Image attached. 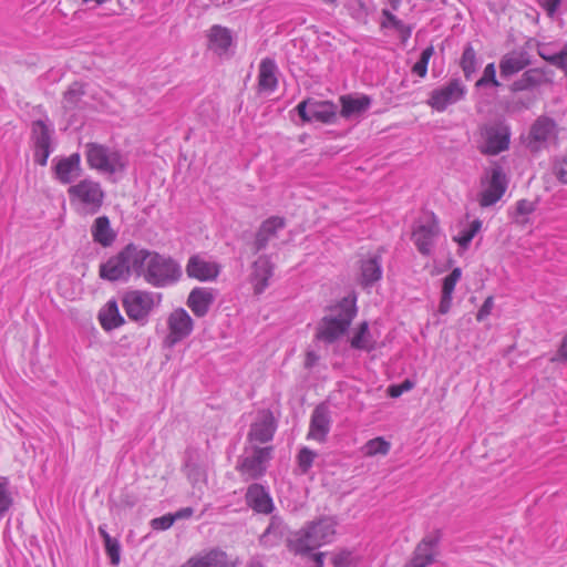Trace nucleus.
Returning a JSON list of instances; mask_svg holds the SVG:
<instances>
[{"instance_id": "bb28decb", "label": "nucleus", "mask_w": 567, "mask_h": 567, "mask_svg": "<svg viewBox=\"0 0 567 567\" xmlns=\"http://www.w3.org/2000/svg\"><path fill=\"white\" fill-rule=\"evenodd\" d=\"M93 241L102 247H111L116 239V233L111 227L110 218L105 215L94 219L91 226Z\"/></svg>"}, {"instance_id": "3c124183", "label": "nucleus", "mask_w": 567, "mask_h": 567, "mask_svg": "<svg viewBox=\"0 0 567 567\" xmlns=\"http://www.w3.org/2000/svg\"><path fill=\"white\" fill-rule=\"evenodd\" d=\"M334 567H352L351 553L342 550L332 559Z\"/></svg>"}, {"instance_id": "0e129e2a", "label": "nucleus", "mask_w": 567, "mask_h": 567, "mask_svg": "<svg viewBox=\"0 0 567 567\" xmlns=\"http://www.w3.org/2000/svg\"><path fill=\"white\" fill-rule=\"evenodd\" d=\"M312 558H313V560L316 563L315 567H323V558H324V554L323 553L313 554Z\"/></svg>"}, {"instance_id": "8fccbe9b", "label": "nucleus", "mask_w": 567, "mask_h": 567, "mask_svg": "<svg viewBox=\"0 0 567 567\" xmlns=\"http://www.w3.org/2000/svg\"><path fill=\"white\" fill-rule=\"evenodd\" d=\"M414 383L406 379L401 384L391 385L388 389V393L391 398H399L403 392L411 390Z\"/></svg>"}, {"instance_id": "a211bd4d", "label": "nucleus", "mask_w": 567, "mask_h": 567, "mask_svg": "<svg viewBox=\"0 0 567 567\" xmlns=\"http://www.w3.org/2000/svg\"><path fill=\"white\" fill-rule=\"evenodd\" d=\"M81 156L79 153L59 158L53 166L54 178L64 185L74 182L81 175Z\"/></svg>"}, {"instance_id": "58836bf2", "label": "nucleus", "mask_w": 567, "mask_h": 567, "mask_svg": "<svg viewBox=\"0 0 567 567\" xmlns=\"http://www.w3.org/2000/svg\"><path fill=\"white\" fill-rule=\"evenodd\" d=\"M288 528L285 525L284 520L278 516H272L269 526L267 527L262 535V538L274 536L276 543H278L284 538H290L291 536H288Z\"/></svg>"}, {"instance_id": "f704fd0d", "label": "nucleus", "mask_w": 567, "mask_h": 567, "mask_svg": "<svg viewBox=\"0 0 567 567\" xmlns=\"http://www.w3.org/2000/svg\"><path fill=\"white\" fill-rule=\"evenodd\" d=\"M85 90L83 84L73 82L63 94L62 107L65 113L73 112L80 107Z\"/></svg>"}, {"instance_id": "de8ad7c7", "label": "nucleus", "mask_w": 567, "mask_h": 567, "mask_svg": "<svg viewBox=\"0 0 567 567\" xmlns=\"http://www.w3.org/2000/svg\"><path fill=\"white\" fill-rule=\"evenodd\" d=\"M105 545L106 554L110 557L111 564L117 566L121 560V545L116 538H107Z\"/></svg>"}, {"instance_id": "6e6552de", "label": "nucleus", "mask_w": 567, "mask_h": 567, "mask_svg": "<svg viewBox=\"0 0 567 567\" xmlns=\"http://www.w3.org/2000/svg\"><path fill=\"white\" fill-rule=\"evenodd\" d=\"M466 87L461 79L455 78L446 84L434 89L426 101L427 105L437 112H444L450 105L462 101L465 96Z\"/></svg>"}, {"instance_id": "5fc2aeb1", "label": "nucleus", "mask_w": 567, "mask_h": 567, "mask_svg": "<svg viewBox=\"0 0 567 567\" xmlns=\"http://www.w3.org/2000/svg\"><path fill=\"white\" fill-rule=\"evenodd\" d=\"M538 2L540 4V7L545 9L547 14L550 18H553L556 14L561 0H538Z\"/></svg>"}, {"instance_id": "f257e3e1", "label": "nucleus", "mask_w": 567, "mask_h": 567, "mask_svg": "<svg viewBox=\"0 0 567 567\" xmlns=\"http://www.w3.org/2000/svg\"><path fill=\"white\" fill-rule=\"evenodd\" d=\"M182 276V267L172 256L138 246L137 278L154 288H166L178 282Z\"/></svg>"}, {"instance_id": "2f4dec72", "label": "nucleus", "mask_w": 567, "mask_h": 567, "mask_svg": "<svg viewBox=\"0 0 567 567\" xmlns=\"http://www.w3.org/2000/svg\"><path fill=\"white\" fill-rule=\"evenodd\" d=\"M361 285L370 287L374 282L379 281L382 276L381 269V257L374 255L368 259L361 261Z\"/></svg>"}, {"instance_id": "ea45409f", "label": "nucleus", "mask_w": 567, "mask_h": 567, "mask_svg": "<svg viewBox=\"0 0 567 567\" xmlns=\"http://www.w3.org/2000/svg\"><path fill=\"white\" fill-rule=\"evenodd\" d=\"M482 228V220L475 219L471 223L467 229L461 231L458 236H455L453 239L456 241L461 248L467 249L472 239Z\"/></svg>"}, {"instance_id": "b1692460", "label": "nucleus", "mask_w": 567, "mask_h": 567, "mask_svg": "<svg viewBox=\"0 0 567 567\" xmlns=\"http://www.w3.org/2000/svg\"><path fill=\"white\" fill-rule=\"evenodd\" d=\"M556 127L554 120L547 116L538 117L529 130L528 147L536 152L546 143Z\"/></svg>"}, {"instance_id": "412c9836", "label": "nucleus", "mask_w": 567, "mask_h": 567, "mask_svg": "<svg viewBox=\"0 0 567 567\" xmlns=\"http://www.w3.org/2000/svg\"><path fill=\"white\" fill-rule=\"evenodd\" d=\"M286 227V219L280 216H271L264 220L259 226L252 248L255 252H259L265 249L270 239L277 237L280 229Z\"/></svg>"}, {"instance_id": "4d7b16f0", "label": "nucleus", "mask_w": 567, "mask_h": 567, "mask_svg": "<svg viewBox=\"0 0 567 567\" xmlns=\"http://www.w3.org/2000/svg\"><path fill=\"white\" fill-rule=\"evenodd\" d=\"M535 210V205L533 202L527 199H520L516 204V212L519 215H529Z\"/></svg>"}, {"instance_id": "423d86ee", "label": "nucleus", "mask_w": 567, "mask_h": 567, "mask_svg": "<svg viewBox=\"0 0 567 567\" xmlns=\"http://www.w3.org/2000/svg\"><path fill=\"white\" fill-rule=\"evenodd\" d=\"M483 144L478 147L483 155L496 156L509 148L512 131L505 121H496L481 127Z\"/></svg>"}, {"instance_id": "20e7f679", "label": "nucleus", "mask_w": 567, "mask_h": 567, "mask_svg": "<svg viewBox=\"0 0 567 567\" xmlns=\"http://www.w3.org/2000/svg\"><path fill=\"white\" fill-rule=\"evenodd\" d=\"M138 245L133 243L124 246L116 255L110 257L99 267V276L110 282L128 281L131 276L137 277Z\"/></svg>"}, {"instance_id": "473e14b6", "label": "nucleus", "mask_w": 567, "mask_h": 567, "mask_svg": "<svg viewBox=\"0 0 567 567\" xmlns=\"http://www.w3.org/2000/svg\"><path fill=\"white\" fill-rule=\"evenodd\" d=\"M352 349L371 352L377 349V341L370 332L369 322L362 321L350 340Z\"/></svg>"}, {"instance_id": "052dcab7", "label": "nucleus", "mask_w": 567, "mask_h": 567, "mask_svg": "<svg viewBox=\"0 0 567 567\" xmlns=\"http://www.w3.org/2000/svg\"><path fill=\"white\" fill-rule=\"evenodd\" d=\"M394 29L399 32L401 41L403 43H405L411 37L412 28L410 25L404 24L402 21L401 27H395Z\"/></svg>"}, {"instance_id": "9b49d317", "label": "nucleus", "mask_w": 567, "mask_h": 567, "mask_svg": "<svg viewBox=\"0 0 567 567\" xmlns=\"http://www.w3.org/2000/svg\"><path fill=\"white\" fill-rule=\"evenodd\" d=\"M337 110L338 106L331 101H318L310 97L297 105L298 114L303 122L334 123Z\"/></svg>"}, {"instance_id": "7ed1b4c3", "label": "nucleus", "mask_w": 567, "mask_h": 567, "mask_svg": "<svg viewBox=\"0 0 567 567\" xmlns=\"http://www.w3.org/2000/svg\"><path fill=\"white\" fill-rule=\"evenodd\" d=\"M336 534V522L331 517H321L287 539L288 549L296 555H307L313 549L331 542Z\"/></svg>"}, {"instance_id": "4c0bfd02", "label": "nucleus", "mask_w": 567, "mask_h": 567, "mask_svg": "<svg viewBox=\"0 0 567 567\" xmlns=\"http://www.w3.org/2000/svg\"><path fill=\"white\" fill-rule=\"evenodd\" d=\"M457 281L446 276L443 279L442 297L439 305V312L445 315L450 311L452 306L453 291Z\"/></svg>"}, {"instance_id": "f3484780", "label": "nucleus", "mask_w": 567, "mask_h": 567, "mask_svg": "<svg viewBox=\"0 0 567 567\" xmlns=\"http://www.w3.org/2000/svg\"><path fill=\"white\" fill-rule=\"evenodd\" d=\"M250 282L254 287L256 295L262 293L269 286V279L274 275L275 265L271 262L269 256H259L251 266Z\"/></svg>"}, {"instance_id": "774afa93", "label": "nucleus", "mask_w": 567, "mask_h": 567, "mask_svg": "<svg viewBox=\"0 0 567 567\" xmlns=\"http://www.w3.org/2000/svg\"><path fill=\"white\" fill-rule=\"evenodd\" d=\"M247 567H265L259 560H251Z\"/></svg>"}, {"instance_id": "4be33fe9", "label": "nucleus", "mask_w": 567, "mask_h": 567, "mask_svg": "<svg viewBox=\"0 0 567 567\" xmlns=\"http://www.w3.org/2000/svg\"><path fill=\"white\" fill-rule=\"evenodd\" d=\"M551 74L550 70L543 68H535L525 71L522 76L514 81L509 90L512 92H520L535 89L550 81L549 75Z\"/></svg>"}, {"instance_id": "1a4fd4ad", "label": "nucleus", "mask_w": 567, "mask_h": 567, "mask_svg": "<svg viewBox=\"0 0 567 567\" xmlns=\"http://www.w3.org/2000/svg\"><path fill=\"white\" fill-rule=\"evenodd\" d=\"M122 306L133 321H144L155 306L154 293L145 290H130L122 298Z\"/></svg>"}, {"instance_id": "a18cd8bd", "label": "nucleus", "mask_w": 567, "mask_h": 567, "mask_svg": "<svg viewBox=\"0 0 567 567\" xmlns=\"http://www.w3.org/2000/svg\"><path fill=\"white\" fill-rule=\"evenodd\" d=\"M487 85L501 86L499 81L496 79V70L494 63H488L484 71L482 78L476 82V86L483 87Z\"/></svg>"}, {"instance_id": "c03bdc74", "label": "nucleus", "mask_w": 567, "mask_h": 567, "mask_svg": "<svg viewBox=\"0 0 567 567\" xmlns=\"http://www.w3.org/2000/svg\"><path fill=\"white\" fill-rule=\"evenodd\" d=\"M390 450V443L383 437H375L365 444V453L368 455L382 454L385 455Z\"/></svg>"}, {"instance_id": "13d9d810", "label": "nucleus", "mask_w": 567, "mask_h": 567, "mask_svg": "<svg viewBox=\"0 0 567 567\" xmlns=\"http://www.w3.org/2000/svg\"><path fill=\"white\" fill-rule=\"evenodd\" d=\"M34 161L35 163H38L39 165L41 166H45L47 163H48V158L50 156V153H51V148H39V147H34Z\"/></svg>"}, {"instance_id": "2eb2a0df", "label": "nucleus", "mask_w": 567, "mask_h": 567, "mask_svg": "<svg viewBox=\"0 0 567 567\" xmlns=\"http://www.w3.org/2000/svg\"><path fill=\"white\" fill-rule=\"evenodd\" d=\"M169 333L166 337L168 346H174L188 337L193 331V319L184 308L175 309L168 317Z\"/></svg>"}, {"instance_id": "7c9ffc66", "label": "nucleus", "mask_w": 567, "mask_h": 567, "mask_svg": "<svg viewBox=\"0 0 567 567\" xmlns=\"http://www.w3.org/2000/svg\"><path fill=\"white\" fill-rule=\"evenodd\" d=\"M181 567H228L227 555L219 549H213L202 557H190Z\"/></svg>"}, {"instance_id": "f03ea898", "label": "nucleus", "mask_w": 567, "mask_h": 567, "mask_svg": "<svg viewBox=\"0 0 567 567\" xmlns=\"http://www.w3.org/2000/svg\"><path fill=\"white\" fill-rule=\"evenodd\" d=\"M330 315L321 318L316 328V339L328 344L336 342L349 330L358 311L355 298H343L330 307Z\"/></svg>"}, {"instance_id": "09e8293b", "label": "nucleus", "mask_w": 567, "mask_h": 567, "mask_svg": "<svg viewBox=\"0 0 567 567\" xmlns=\"http://www.w3.org/2000/svg\"><path fill=\"white\" fill-rule=\"evenodd\" d=\"M175 522V517L172 514H167L157 518H154L151 523L154 529L165 530L168 529Z\"/></svg>"}, {"instance_id": "69168bd1", "label": "nucleus", "mask_w": 567, "mask_h": 567, "mask_svg": "<svg viewBox=\"0 0 567 567\" xmlns=\"http://www.w3.org/2000/svg\"><path fill=\"white\" fill-rule=\"evenodd\" d=\"M450 278L458 281L462 276V270L460 267L454 268L450 275H447Z\"/></svg>"}, {"instance_id": "cd10ccee", "label": "nucleus", "mask_w": 567, "mask_h": 567, "mask_svg": "<svg viewBox=\"0 0 567 567\" xmlns=\"http://www.w3.org/2000/svg\"><path fill=\"white\" fill-rule=\"evenodd\" d=\"M277 65L270 58H265L259 64L258 74V91L259 92H274L278 85L276 76Z\"/></svg>"}, {"instance_id": "bf43d9fd", "label": "nucleus", "mask_w": 567, "mask_h": 567, "mask_svg": "<svg viewBox=\"0 0 567 567\" xmlns=\"http://www.w3.org/2000/svg\"><path fill=\"white\" fill-rule=\"evenodd\" d=\"M382 16L386 19V21H383L382 22V28H389V27H392V28H395V27H401V20H399L392 12H390L389 10L384 9L382 11Z\"/></svg>"}, {"instance_id": "393cba45", "label": "nucleus", "mask_w": 567, "mask_h": 567, "mask_svg": "<svg viewBox=\"0 0 567 567\" xmlns=\"http://www.w3.org/2000/svg\"><path fill=\"white\" fill-rule=\"evenodd\" d=\"M214 301L213 289L196 287L189 292L186 303L196 317L202 318L207 315Z\"/></svg>"}, {"instance_id": "6ab92c4d", "label": "nucleus", "mask_w": 567, "mask_h": 567, "mask_svg": "<svg viewBox=\"0 0 567 567\" xmlns=\"http://www.w3.org/2000/svg\"><path fill=\"white\" fill-rule=\"evenodd\" d=\"M219 271L218 264L207 261L198 255L190 256L186 265L187 276L199 281H213L218 277Z\"/></svg>"}, {"instance_id": "e433bc0d", "label": "nucleus", "mask_w": 567, "mask_h": 567, "mask_svg": "<svg viewBox=\"0 0 567 567\" xmlns=\"http://www.w3.org/2000/svg\"><path fill=\"white\" fill-rule=\"evenodd\" d=\"M32 141L34 143V147L51 148L50 130L42 120H38L32 123Z\"/></svg>"}, {"instance_id": "c756f323", "label": "nucleus", "mask_w": 567, "mask_h": 567, "mask_svg": "<svg viewBox=\"0 0 567 567\" xmlns=\"http://www.w3.org/2000/svg\"><path fill=\"white\" fill-rule=\"evenodd\" d=\"M342 117L349 118L354 115L363 114L371 105V99L368 95L352 97L351 95H342L340 97Z\"/></svg>"}, {"instance_id": "338daca9", "label": "nucleus", "mask_w": 567, "mask_h": 567, "mask_svg": "<svg viewBox=\"0 0 567 567\" xmlns=\"http://www.w3.org/2000/svg\"><path fill=\"white\" fill-rule=\"evenodd\" d=\"M538 54L540 55V58H543L545 60V56L547 55H555V53L553 52H549L548 48L547 47H539L538 48Z\"/></svg>"}, {"instance_id": "37998d69", "label": "nucleus", "mask_w": 567, "mask_h": 567, "mask_svg": "<svg viewBox=\"0 0 567 567\" xmlns=\"http://www.w3.org/2000/svg\"><path fill=\"white\" fill-rule=\"evenodd\" d=\"M317 456V453L308 447H302L298 455H297V462L298 466L302 474H307L309 470L311 468L313 461Z\"/></svg>"}, {"instance_id": "c85d7f7f", "label": "nucleus", "mask_w": 567, "mask_h": 567, "mask_svg": "<svg viewBox=\"0 0 567 567\" xmlns=\"http://www.w3.org/2000/svg\"><path fill=\"white\" fill-rule=\"evenodd\" d=\"M99 320L105 331H112L125 323L115 299L109 300L99 312Z\"/></svg>"}, {"instance_id": "864d4df0", "label": "nucleus", "mask_w": 567, "mask_h": 567, "mask_svg": "<svg viewBox=\"0 0 567 567\" xmlns=\"http://www.w3.org/2000/svg\"><path fill=\"white\" fill-rule=\"evenodd\" d=\"M555 175L564 184H567V155L555 165Z\"/></svg>"}, {"instance_id": "a878e982", "label": "nucleus", "mask_w": 567, "mask_h": 567, "mask_svg": "<svg viewBox=\"0 0 567 567\" xmlns=\"http://www.w3.org/2000/svg\"><path fill=\"white\" fill-rule=\"evenodd\" d=\"M530 64L529 54L526 51H512L502 56L499 73L502 78H509Z\"/></svg>"}, {"instance_id": "5701e85b", "label": "nucleus", "mask_w": 567, "mask_h": 567, "mask_svg": "<svg viewBox=\"0 0 567 567\" xmlns=\"http://www.w3.org/2000/svg\"><path fill=\"white\" fill-rule=\"evenodd\" d=\"M245 499L247 505L257 513L269 514L272 512V498L266 488L258 483L248 486Z\"/></svg>"}, {"instance_id": "ddd939ff", "label": "nucleus", "mask_w": 567, "mask_h": 567, "mask_svg": "<svg viewBox=\"0 0 567 567\" xmlns=\"http://www.w3.org/2000/svg\"><path fill=\"white\" fill-rule=\"evenodd\" d=\"M442 538L440 529H435L422 538L416 545L409 563L410 567H427L435 560V548Z\"/></svg>"}, {"instance_id": "72a5a7b5", "label": "nucleus", "mask_w": 567, "mask_h": 567, "mask_svg": "<svg viewBox=\"0 0 567 567\" xmlns=\"http://www.w3.org/2000/svg\"><path fill=\"white\" fill-rule=\"evenodd\" d=\"M208 38L212 49L217 51L219 54L225 53L231 45L233 41L230 31L227 28L217 24L210 28Z\"/></svg>"}, {"instance_id": "680f3d73", "label": "nucleus", "mask_w": 567, "mask_h": 567, "mask_svg": "<svg viewBox=\"0 0 567 567\" xmlns=\"http://www.w3.org/2000/svg\"><path fill=\"white\" fill-rule=\"evenodd\" d=\"M319 361V355L315 351H307L305 367L311 369Z\"/></svg>"}, {"instance_id": "0eeeda50", "label": "nucleus", "mask_w": 567, "mask_h": 567, "mask_svg": "<svg viewBox=\"0 0 567 567\" xmlns=\"http://www.w3.org/2000/svg\"><path fill=\"white\" fill-rule=\"evenodd\" d=\"M86 161L91 168L109 174H114L125 167L120 152H111L109 147L97 143L86 144Z\"/></svg>"}, {"instance_id": "4468645a", "label": "nucleus", "mask_w": 567, "mask_h": 567, "mask_svg": "<svg viewBox=\"0 0 567 567\" xmlns=\"http://www.w3.org/2000/svg\"><path fill=\"white\" fill-rule=\"evenodd\" d=\"M440 226L439 220L434 214H431L429 219L420 223L412 233V239L423 256H429L434 244V239L439 236Z\"/></svg>"}, {"instance_id": "aec40b11", "label": "nucleus", "mask_w": 567, "mask_h": 567, "mask_svg": "<svg viewBox=\"0 0 567 567\" xmlns=\"http://www.w3.org/2000/svg\"><path fill=\"white\" fill-rule=\"evenodd\" d=\"M330 422L328 405L326 403L318 404L311 414L308 439L324 442L330 431Z\"/></svg>"}, {"instance_id": "79ce46f5", "label": "nucleus", "mask_w": 567, "mask_h": 567, "mask_svg": "<svg viewBox=\"0 0 567 567\" xmlns=\"http://www.w3.org/2000/svg\"><path fill=\"white\" fill-rule=\"evenodd\" d=\"M433 54H434L433 45L425 48L422 51L419 61L412 66V73L419 75L420 78H425L427 74V65H429L430 59L432 58Z\"/></svg>"}, {"instance_id": "39448f33", "label": "nucleus", "mask_w": 567, "mask_h": 567, "mask_svg": "<svg viewBox=\"0 0 567 567\" xmlns=\"http://www.w3.org/2000/svg\"><path fill=\"white\" fill-rule=\"evenodd\" d=\"M70 203L78 207L84 215H95L104 204L105 192L101 184L90 178H84L68 188Z\"/></svg>"}, {"instance_id": "6e6d98bb", "label": "nucleus", "mask_w": 567, "mask_h": 567, "mask_svg": "<svg viewBox=\"0 0 567 567\" xmlns=\"http://www.w3.org/2000/svg\"><path fill=\"white\" fill-rule=\"evenodd\" d=\"M551 362H567V333L564 336L557 354L550 359Z\"/></svg>"}, {"instance_id": "e2e57ef3", "label": "nucleus", "mask_w": 567, "mask_h": 567, "mask_svg": "<svg viewBox=\"0 0 567 567\" xmlns=\"http://www.w3.org/2000/svg\"><path fill=\"white\" fill-rule=\"evenodd\" d=\"M193 513H194V509L192 507H184V508L177 511L173 516L175 517V520H176L179 518H188L193 515Z\"/></svg>"}, {"instance_id": "9d476101", "label": "nucleus", "mask_w": 567, "mask_h": 567, "mask_svg": "<svg viewBox=\"0 0 567 567\" xmlns=\"http://www.w3.org/2000/svg\"><path fill=\"white\" fill-rule=\"evenodd\" d=\"M272 451V446H255L251 455L239 458L236 470L246 481L258 480L265 475L267 471L266 464L271 460Z\"/></svg>"}, {"instance_id": "a19ab883", "label": "nucleus", "mask_w": 567, "mask_h": 567, "mask_svg": "<svg viewBox=\"0 0 567 567\" xmlns=\"http://www.w3.org/2000/svg\"><path fill=\"white\" fill-rule=\"evenodd\" d=\"M13 505V497L9 491V480L0 477V517Z\"/></svg>"}, {"instance_id": "c9c22d12", "label": "nucleus", "mask_w": 567, "mask_h": 567, "mask_svg": "<svg viewBox=\"0 0 567 567\" xmlns=\"http://www.w3.org/2000/svg\"><path fill=\"white\" fill-rule=\"evenodd\" d=\"M460 66L466 80H470L477 70V53L472 43H466L460 60Z\"/></svg>"}, {"instance_id": "49530a36", "label": "nucleus", "mask_w": 567, "mask_h": 567, "mask_svg": "<svg viewBox=\"0 0 567 567\" xmlns=\"http://www.w3.org/2000/svg\"><path fill=\"white\" fill-rule=\"evenodd\" d=\"M545 61L560 69L567 76V43H565L560 51L556 52L555 55L545 56Z\"/></svg>"}, {"instance_id": "603ef678", "label": "nucleus", "mask_w": 567, "mask_h": 567, "mask_svg": "<svg viewBox=\"0 0 567 567\" xmlns=\"http://www.w3.org/2000/svg\"><path fill=\"white\" fill-rule=\"evenodd\" d=\"M494 306V299L492 296H488L485 301L483 302L482 307L476 313V320L483 321L485 320L489 315Z\"/></svg>"}, {"instance_id": "f8f14e48", "label": "nucleus", "mask_w": 567, "mask_h": 567, "mask_svg": "<svg viewBox=\"0 0 567 567\" xmlns=\"http://www.w3.org/2000/svg\"><path fill=\"white\" fill-rule=\"evenodd\" d=\"M507 184L508 181L503 167L495 163L489 169L487 187L481 193L480 205L489 207L496 204L505 194Z\"/></svg>"}, {"instance_id": "dca6fc26", "label": "nucleus", "mask_w": 567, "mask_h": 567, "mask_svg": "<svg viewBox=\"0 0 567 567\" xmlns=\"http://www.w3.org/2000/svg\"><path fill=\"white\" fill-rule=\"evenodd\" d=\"M277 430V421L270 410H261L258 420L250 425L249 442L267 443L272 440Z\"/></svg>"}]
</instances>
